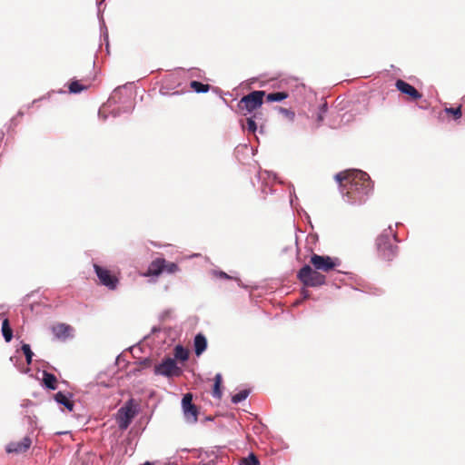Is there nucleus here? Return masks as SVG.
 Segmentation results:
<instances>
[{
  "label": "nucleus",
  "instance_id": "f257e3e1",
  "mask_svg": "<svg viewBox=\"0 0 465 465\" xmlns=\"http://www.w3.org/2000/svg\"><path fill=\"white\" fill-rule=\"evenodd\" d=\"M343 200L350 204L364 203L372 192L370 175L358 169L340 172L334 176Z\"/></svg>",
  "mask_w": 465,
  "mask_h": 465
},
{
  "label": "nucleus",
  "instance_id": "f03ea898",
  "mask_svg": "<svg viewBox=\"0 0 465 465\" xmlns=\"http://www.w3.org/2000/svg\"><path fill=\"white\" fill-rule=\"evenodd\" d=\"M392 241L399 242L396 232H393L391 225H390L376 239L378 253L383 260L391 261L398 254V246L393 244Z\"/></svg>",
  "mask_w": 465,
  "mask_h": 465
},
{
  "label": "nucleus",
  "instance_id": "7ed1b4c3",
  "mask_svg": "<svg viewBox=\"0 0 465 465\" xmlns=\"http://www.w3.org/2000/svg\"><path fill=\"white\" fill-rule=\"evenodd\" d=\"M298 279L305 286L319 287L326 282V277L319 272L316 269L313 270L310 265L305 264L297 273Z\"/></svg>",
  "mask_w": 465,
  "mask_h": 465
},
{
  "label": "nucleus",
  "instance_id": "20e7f679",
  "mask_svg": "<svg viewBox=\"0 0 465 465\" xmlns=\"http://www.w3.org/2000/svg\"><path fill=\"white\" fill-rule=\"evenodd\" d=\"M264 95V91H252L242 96L237 106L240 111L245 110L246 113H243V114L246 115L247 113H252L262 105Z\"/></svg>",
  "mask_w": 465,
  "mask_h": 465
},
{
  "label": "nucleus",
  "instance_id": "39448f33",
  "mask_svg": "<svg viewBox=\"0 0 465 465\" xmlns=\"http://www.w3.org/2000/svg\"><path fill=\"white\" fill-rule=\"evenodd\" d=\"M153 372L155 375L172 378L181 376L183 370L177 365L174 359L167 357L161 363L154 366Z\"/></svg>",
  "mask_w": 465,
  "mask_h": 465
},
{
  "label": "nucleus",
  "instance_id": "423d86ee",
  "mask_svg": "<svg viewBox=\"0 0 465 465\" xmlns=\"http://www.w3.org/2000/svg\"><path fill=\"white\" fill-rule=\"evenodd\" d=\"M311 262L314 268L319 271L329 272L340 265L338 258H331L328 255L312 254L311 256Z\"/></svg>",
  "mask_w": 465,
  "mask_h": 465
},
{
  "label": "nucleus",
  "instance_id": "0eeeda50",
  "mask_svg": "<svg viewBox=\"0 0 465 465\" xmlns=\"http://www.w3.org/2000/svg\"><path fill=\"white\" fill-rule=\"evenodd\" d=\"M94 270L96 273L100 282L107 287L109 290H115L119 283L116 276L113 275L111 272L96 263L94 264Z\"/></svg>",
  "mask_w": 465,
  "mask_h": 465
},
{
  "label": "nucleus",
  "instance_id": "6e6552de",
  "mask_svg": "<svg viewBox=\"0 0 465 465\" xmlns=\"http://www.w3.org/2000/svg\"><path fill=\"white\" fill-rule=\"evenodd\" d=\"M118 413L122 416L119 421V427L124 430L132 422L133 419L137 413V410L135 406H134L133 401L131 400L126 402L124 406L119 409Z\"/></svg>",
  "mask_w": 465,
  "mask_h": 465
},
{
  "label": "nucleus",
  "instance_id": "1a4fd4ad",
  "mask_svg": "<svg viewBox=\"0 0 465 465\" xmlns=\"http://www.w3.org/2000/svg\"><path fill=\"white\" fill-rule=\"evenodd\" d=\"M182 407L187 421L194 423L197 421L198 410L193 403V395L186 393L182 399Z\"/></svg>",
  "mask_w": 465,
  "mask_h": 465
},
{
  "label": "nucleus",
  "instance_id": "9d476101",
  "mask_svg": "<svg viewBox=\"0 0 465 465\" xmlns=\"http://www.w3.org/2000/svg\"><path fill=\"white\" fill-rule=\"evenodd\" d=\"M31 443L30 437L25 436L19 441H12L7 444L5 450L8 453H23L30 448Z\"/></svg>",
  "mask_w": 465,
  "mask_h": 465
},
{
  "label": "nucleus",
  "instance_id": "9b49d317",
  "mask_svg": "<svg viewBox=\"0 0 465 465\" xmlns=\"http://www.w3.org/2000/svg\"><path fill=\"white\" fill-rule=\"evenodd\" d=\"M395 85L401 93L408 94L412 99H420L421 97V94L414 86L403 80H397Z\"/></svg>",
  "mask_w": 465,
  "mask_h": 465
},
{
  "label": "nucleus",
  "instance_id": "f8f14e48",
  "mask_svg": "<svg viewBox=\"0 0 465 465\" xmlns=\"http://www.w3.org/2000/svg\"><path fill=\"white\" fill-rule=\"evenodd\" d=\"M54 401L60 404V405H63L64 408H66L69 411H74V403L72 400L73 398V394L70 393V392H63V391H58L57 393L54 394Z\"/></svg>",
  "mask_w": 465,
  "mask_h": 465
},
{
  "label": "nucleus",
  "instance_id": "ddd939ff",
  "mask_svg": "<svg viewBox=\"0 0 465 465\" xmlns=\"http://www.w3.org/2000/svg\"><path fill=\"white\" fill-rule=\"evenodd\" d=\"M194 353L196 356L202 355L207 348V339L203 333H197L193 340Z\"/></svg>",
  "mask_w": 465,
  "mask_h": 465
},
{
  "label": "nucleus",
  "instance_id": "4468645a",
  "mask_svg": "<svg viewBox=\"0 0 465 465\" xmlns=\"http://www.w3.org/2000/svg\"><path fill=\"white\" fill-rule=\"evenodd\" d=\"M164 267L165 259L157 258L150 263L148 267V273L153 276H158L164 272Z\"/></svg>",
  "mask_w": 465,
  "mask_h": 465
},
{
  "label": "nucleus",
  "instance_id": "2eb2a0df",
  "mask_svg": "<svg viewBox=\"0 0 465 465\" xmlns=\"http://www.w3.org/2000/svg\"><path fill=\"white\" fill-rule=\"evenodd\" d=\"M43 382L48 390L54 391L57 388V379L55 375L46 371H43Z\"/></svg>",
  "mask_w": 465,
  "mask_h": 465
},
{
  "label": "nucleus",
  "instance_id": "dca6fc26",
  "mask_svg": "<svg viewBox=\"0 0 465 465\" xmlns=\"http://www.w3.org/2000/svg\"><path fill=\"white\" fill-rule=\"evenodd\" d=\"M124 105L122 108H114L111 110L110 114L113 117H118L122 114H129L134 109V104L132 101H124Z\"/></svg>",
  "mask_w": 465,
  "mask_h": 465
},
{
  "label": "nucleus",
  "instance_id": "f3484780",
  "mask_svg": "<svg viewBox=\"0 0 465 465\" xmlns=\"http://www.w3.org/2000/svg\"><path fill=\"white\" fill-rule=\"evenodd\" d=\"M71 327L64 323H59L53 327V331L57 338H66L69 336Z\"/></svg>",
  "mask_w": 465,
  "mask_h": 465
},
{
  "label": "nucleus",
  "instance_id": "a211bd4d",
  "mask_svg": "<svg viewBox=\"0 0 465 465\" xmlns=\"http://www.w3.org/2000/svg\"><path fill=\"white\" fill-rule=\"evenodd\" d=\"M2 335L6 342H9L13 339V330L11 328L8 319H5L2 322L1 327Z\"/></svg>",
  "mask_w": 465,
  "mask_h": 465
},
{
  "label": "nucleus",
  "instance_id": "6ab92c4d",
  "mask_svg": "<svg viewBox=\"0 0 465 465\" xmlns=\"http://www.w3.org/2000/svg\"><path fill=\"white\" fill-rule=\"evenodd\" d=\"M190 86L197 94H205L210 90L209 84H203L199 81H192Z\"/></svg>",
  "mask_w": 465,
  "mask_h": 465
},
{
  "label": "nucleus",
  "instance_id": "aec40b11",
  "mask_svg": "<svg viewBox=\"0 0 465 465\" xmlns=\"http://www.w3.org/2000/svg\"><path fill=\"white\" fill-rule=\"evenodd\" d=\"M221 383H222V374L217 373L214 377V384H213V397L216 399L222 398V391H221Z\"/></svg>",
  "mask_w": 465,
  "mask_h": 465
},
{
  "label": "nucleus",
  "instance_id": "412c9836",
  "mask_svg": "<svg viewBox=\"0 0 465 465\" xmlns=\"http://www.w3.org/2000/svg\"><path fill=\"white\" fill-rule=\"evenodd\" d=\"M289 96V94L286 92H274L270 93L266 95V99L268 102L273 103V102H282L284 99H286Z\"/></svg>",
  "mask_w": 465,
  "mask_h": 465
},
{
  "label": "nucleus",
  "instance_id": "4be33fe9",
  "mask_svg": "<svg viewBox=\"0 0 465 465\" xmlns=\"http://www.w3.org/2000/svg\"><path fill=\"white\" fill-rule=\"evenodd\" d=\"M174 357L175 359L184 361L189 357L188 351L182 345H176L174 348Z\"/></svg>",
  "mask_w": 465,
  "mask_h": 465
},
{
  "label": "nucleus",
  "instance_id": "5701e85b",
  "mask_svg": "<svg viewBox=\"0 0 465 465\" xmlns=\"http://www.w3.org/2000/svg\"><path fill=\"white\" fill-rule=\"evenodd\" d=\"M250 394V390H242L238 393L232 396V402L234 404H238L241 401L247 399Z\"/></svg>",
  "mask_w": 465,
  "mask_h": 465
},
{
  "label": "nucleus",
  "instance_id": "b1692460",
  "mask_svg": "<svg viewBox=\"0 0 465 465\" xmlns=\"http://www.w3.org/2000/svg\"><path fill=\"white\" fill-rule=\"evenodd\" d=\"M85 89H87V86L83 85L77 80L72 81L71 84H69V92L71 94H79Z\"/></svg>",
  "mask_w": 465,
  "mask_h": 465
},
{
  "label": "nucleus",
  "instance_id": "393cba45",
  "mask_svg": "<svg viewBox=\"0 0 465 465\" xmlns=\"http://www.w3.org/2000/svg\"><path fill=\"white\" fill-rule=\"evenodd\" d=\"M122 91H123V89L121 87L115 88L114 91L113 92V94H111V96L109 97L107 104L104 107H105V106L110 107L111 105L118 103L117 98L122 94Z\"/></svg>",
  "mask_w": 465,
  "mask_h": 465
},
{
  "label": "nucleus",
  "instance_id": "a878e982",
  "mask_svg": "<svg viewBox=\"0 0 465 465\" xmlns=\"http://www.w3.org/2000/svg\"><path fill=\"white\" fill-rule=\"evenodd\" d=\"M21 350L23 351V353L25 354V360H26V362L27 364H31L32 363V359H33V356H34V353L31 350V346L27 343H24L21 347Z\"/></svg>",
  "mask_w": 465,
  "mask_h": 465
},
{
  "label": "nucleus",
  "instance_id": "bb28decb",
  "mask_svg": "<svg viewBox=\"0 0 465 465\" xmlns=\"http://www.w3.org/2000/svg\"><path fill=\"white\" fill-rule=\"evenodd\" d=\"M241 465H260V461L258 458L253 454L250 453L248 457L243 458L241 462Z\"/></svg>",
  "mask_w": 465,
  "mask_h": 465
},
{
  "label": "nucleus",
  "instance_id": "cd10ccee",
  "mask_svg": "<svg viewBox=\"0 0 465 465\" xmlns=\"http://www.w3.org/2000/svg\"><path fill=\"white\" fill-rule=\"evenodd\" d=\"M445 112L449 114H452L454 119H460L462 115V112H461V106H458V107H447L445 108Z\"/></svg>",
  "mask_w": 465,
  "mask_h": 465
},
{
  "label": "nucleus",
  "instance_id": "c85d7f7f",
  "mask_svg": "<svg viewBox=\"0 0 465 465\" xmlns=\"http://www.w3.org/2000/svg\"><path fill=\"white\" fill-rule=\"evenodd\" d=\"M179 271H180V269H179V266L177 263L172 262H167L165 260V267H164L165 272L172 274V273H175Z\"/></svg>",
  "mask_w": 465,
  "mask_h": 465
},
{
  "label": "nucleus",
  "instance_id": "c756f323",
  "mask_svg": "<svg viewBox=\"0 0 465 465\" xmlns=\"http://www.w3.org/2000/svg\"><path fill=\"white\" fill-rule=\"evenodd\" d=\"M328 110V106L326 103L322 104L318 108V114H317V122L321 124L323 119L324 115Z\"/></svg>",
  "mask_w": 465,
  "mask_h": 465
},
{
  "label": "nucleus",
  "instance_id": "7c9ffc66",
  "mask_svg": "<svg viewBox=\"0 0 465 465\" xmlns=\"http://www.w3.org/2000/svg\"><path fill=\"white\" fill-rule=\"evenodd\" d=\"M247 122V130L251 133H255L257 130V124L255 123L254 117H249L246 120Z\"/></svg>",
  "mask_w": 465,
  "mask_h": 465
},
{
  "label": "nucleus",
  "instance_id": "2f4dec72",
  "mask_svg": "<svg viewBox=\"0 0 465 465\" xmlns=\"http://www.w3.org/2000/svg\"><path fill=\"white\" fill-rule=\"evenodd\" d=\"M280 112H281L282 114H283L286 117H288V118H289L290 120H292H292L294 119V117H295V114H294L292 111H291L290 109H286V108H282V107H281V108H280Z\"/></svg>",
  "mask_w": 465,
  "mask_h": 465
},
{
  "label": "nucleus",
  "instance_id": "473e14b6",
  "mask_svg": "<svg viewBox=\"0 0 465 465\" xmlns=\"http://www.w3.org/2000/svg\"><path fill=\"white\" fill-rule=\"evenodd\" d=\"M206 458H212L213 460L218 458L217 450H212L208 451H203Z\"/></svg>",
  "mask_w": 465,
  "mask_h": 465
},
{
  "label": "nucleus",
  "instance_id": "72a5a7b5",
  "mask_svg": "<svg viewBox=\"0 0 465 465\" xmlns=\"http://www.w3.org/2000/svg\"><path fill=\"white\" fill-rule=\"evenodd\" d=\"M214 274L223 279H231L232 278L231 276H229L226 272H224L223 271L214 272Z\"/></svg>",
  "mask_w": 465,
  "mask_h": 465
},
{
  "label": "nucleus",
  "instance_id": "f704fd0d",
  "mask_svg": "<svg viewBox=\"0 0 465 465\" xmlns=\"http://www.w3.org/2000/svg\"><path fill=\"white\" fill-rule=\"evenodd\" d=\"M18 359L15 356L10 357V361H12L15 365L16 364Z\"/></svg>",
  "mask_w": 465,
  "mask_h": 465
},
{
  "label": "nucleus",
  "instance_id": "c9c22d12",
  "mask_svg": "<svg viewBox=\"0 0 465 465\" xmlns=\"http://www.w3.org/2000/svg\"><path fill=\"white\" fill-rule=\"evenodd\" d=\"M98 114H99V117L102 118L103 120H105L107 118V115L103 114L101 110L99 111Z\"/></svg>",
  "mask_w": 465,
  "mask_h": 465
},
{
  "label": "nucleus",
  "instance_id": "e433bc0d",
  "mask_svg": "<svg viewBox=\"0 0 465 465\" xmlns=\"http://www.w3.org/2000/svg\"><path fill=\"white\" fill-rule=\"evenodd\" d=\"M17 369L21 371V372H25V373H27L29 371V369L27 368L26 370H24V369H21L20 367H17Z\"/></svg>",
  "mask_w": 465,
  "mask_h": 465
},
{
  "label": "nucleus",
  "instance_id": "4c0bfd02",
  "mask_svg": "<svg viewBox=\"0 0 465 465\" xmlns=\"http://www.w3.org/2000/svg\"><path fill=\"white\" fill-rule=\"evenodd\" d=\"M141 363L148 364L149 363V360L148 359H144L143 361H141Z\"/></svg>",
  "mask_w": 465,
  "mask_h": 465
},
{
  "label": "nucleus",
  "instance_id": "58836bf2",
  "mask_svg": "<svg viewBox=\"0 0 465 465\" xmlns=\"http://www.w3.org/2000/svg\"><path fill=\"white\" fill-rule=\"evenodd\" d=\"M264 173L268 175V178H271V173L267 171H264Z\"/></svg>",
  "mask_w": 465,
  "mask_h": 465
},
{
  "label": "nucleus",
  "instance_id": "ea45409f",
  "mask_svg": "<svg viewBox=\"0 0 465 465\" xmlns=\"http://www.w3.org/2000/svg\"><path fill=\"white\" fill-rule=\"evenodd\" d=\"M143 465H153V463L149 462V461H146L145 463H143Z\"/></svg>",
  "mask_w": 465,
  "mask_h": 465
},
{
  "label": "nucleus",
  "instance_id": "a19ab883",
  "mask_svg": "<svg viewBox=\"0 0 465 465\" xmlns=\"http://www.w3.org/2000/svg\"><path fill=\"white\" fill-rule=\"evenodd\" d=\"M199 451H200V454L198 455V458H202V452H203V450H200Z\"/></svg>",
  "mask_w": 465,
  "mask_h": 465
},
{
  "label": "nucleus",
  "instance_id": "79ce46f5",
  "mask_svg": "<svg viewBox=\"0 0 465 465\" xmlns=\"http://www.w3.org/2000/svg\"><path fill=\"white\" fill-rule=\"evenodd\" d=\"M183 450V451H185V452L190 451V450H187V449H183V450Z\"/></svg>",
  "mask_w": 465,
  "mask_h": 465
},
{
  "label": "nucleus",
  "instance_id": "37998d69",
  "mask_svg": "<svg viewBox=\"0 0 465 465\" xmlns=\"http://www.w3.org/2000/svg\"><path fill=\"white\" fill-rule=\"evenodd\" d=\"M153 332L156 331V328L153 327V330H152Z\"/></svg>",
  "mask_w": 465,
  "mask_h": 465
},
{
  "label": "nucleus",
  "instance_id": "c03bdc74",
  "mask_svg": "<svg viewBox=\"0 0 465 465\" xmlns=\"http://www.w3.org/2000/svg\"><path fill=\"white\" fill-rule=\"evenodd\" d=\"M165 465H176V464H174V463H171V462H170V463H167V464H165Z\"/></svg>",
  "mask_w": 465,
  "mask_h": 465
},
{
  "label": "nucleus",
  "instance_id": "a18cd8bd",
  "mask_svg": "<svg viewBox=\"0 0 465 465\" xmlns=\"http://www.w3.org/2000/svg\"><path fill=\"white\" fill-rule=\"evenodd\" d=\"M104 0H102L101 2L98 3V5H102V3L104 2Z\"/></svg>",
  "mask_w": 465,
  "mask_h": 465
},
{
  "label": "nucleus",
  "instance_id": "49530a36",
  "mask_svg": "<svg viewBox=\"0 0 465 465\" xmlns=\"http://www.w3.org/2000/svg\"><path fill=\"white\" fill-rule=\"evenodd\" d=\"M105 39H106V41L108 40V35L107 34H105Z\"/></svg>",
  "mask_w": 465,
  "mask_h": 465
},
{
  "label": "nucleus",
  "instance_id": "de8ad7c7",
  "mask_svg": "<svg viewBox=\"0 0 465 465\" xmlns=\"http://www.w3.org/2000/svg\"><path fill=\"white\" fill-rule=\"evenodd\" d=\"M203 465H210V464H207V463H203Z\"/></svg>",
  "mask_w": 465,
  "mask_h": 465
}]
</instances>
